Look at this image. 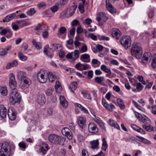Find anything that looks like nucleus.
<instances>
[{
	"instance_id": "obj_22",
	"label": "nucleus",
	"mask_w": 156,
	"mask_h": 156,
	"mask_svg": "<svg viewBox=\"0 0 156 156\" xmlns=\"http://www.w3.org/2000/svg\"><path fill=\"white\" fill-rule=\"evenodd\" d=\"M151 53L150 52H146L145 53L143 56L142 59V62L143 63H147V62L148 61L149 58L150 57Z\"/></svg>"
},
{
	"instance_id": "obj_13",
	"label": "nucleus",
	"mask_w": 156,
	"mask_h": 156,
	"mask_svg": "<svg viewBox=\"0 0 156 156\" xmlns=\"http://www.w3.org/2000/svg\"><path fill=\"white\" fill-rule=\"evenodd\" d=\"M60 105L65 108H66L68 106V102L64 96L60 95L59 96Z\"/></svg>"
},
{
	"instance_id": "obj_52",
	"label": "nucleus",
	"mask_w": 156,
	"mask_h": 156,
	"mask_svg": "<svg viewBox=\"0 0 156 156\" xmlns=\"http://www.w3.org/2000/svg\"><path fill=\"white\" fill-rule=\"evenodd\" d=\"M54 91V89L52 88H49L46 91V94L48 96H50L52 95V93Z\"/></svg>"
},
{
	"instance_id": "obj_25",
	"label": "nucleus",
	"mask_w": 156,
	"mask_h": 156,
	"mask_svg": "<svg viewBox=\"0 0 156 156\" xmlns=\"http://www.w3.org/2000/svg\"><path fill=\"white\" fill-rule=\"evenodd\" d=\"M77 7V5L74 4L70 7L69 9H68V11L69 12V16H67V17H71L72 16L73 14L74 13Z\"/></svg>"
},
{
	"instance_id": "obj_41",
	"label": "nucleus",
	"mask_w": 156,
	"mask_h": 156,
	"mask_svg": "<svg viewBox=\"0 0 156 156\" xmlns=\"http://www.w3.org/2000/svg\"><path fill=\"white\" fill-rule=\"evenodd\" d=\"M66 31V29L64 27H61L59 29L58 32L57 34V35L58 37L62 35V34H64Z\"/></svg>"
},
{
	"instance_id": "obj_60",
	"label": "nucleus",
	"mask_w": 156,
	"mask_h": 156,
	"mask_svg": "<svg viewBox=\"0 0 156 156\" xmlns=\"http://www.w3.org/2000/svg\"><path fill=\"white\" fill-rule=\"evenodd\" d=\"M98 52L101 51L103 49L104 47L101 45L97 44L96 46Z\"/></svg>"
},
{
	"instance_id": "obj_31",
	"label": "nucleus",
	"mask_w": 156,
	"mask_h": 156,
	"mask_svg": "<svg viewBox=\"0 0 156 156\" xmlns=\"http://www.w3.org/2000/svg\"><path fill=\"white\" fill-rule=\"evenodd\" d=\"M75 105L76 107H78L80 108V110L83 112L84 113H87L88 112V111L83 106L81 105L78 103H75Z\"/></svg>"
},
{
	"instance_id": "obj_7",
	"label": "nucleus",
	"mask_w": 156,
	"mask_h": 156,
	"mask_svg": "<svg viewBox=\"0 0 156 156\" xmlns=\"http://www.w3.org/2000/svg\"><path fill=\"white\" fill-rule=\"evenodd\" d=\"M118 0H106V5L107 10L111 13H115L116 10L114 8L113 6L111 4V2H114L115 1Z\"/></svg>"
},
{
	"instance_id": "obj_36",
	"label": "nucleus",
	"mask_w": 156,
	"mask_h": 156,
	"mask_svg": "<svg viewBox=\"0 0 156 156\" xmlns=\"http://www.w3.org/2000/svg\"><path fill=\"white\" fill-rule=\"evenodd\" d=\"M104 107L111 112H112L115 108V106L112 104L108 103Z\"/></svg>"
},
{
	"instance_id": "obj_21",
	"label": "nucleus",
	"mask_w": 156,
	"mask_h": 156,
	"mask_svg": "<svg viewBox=\"0 0 156 156\" xmlns=\"http://www.w3.org/2000/svg\"><path fill=\"white\" fill-rule=\"evenodd\" d=\"M108 122L110 126L114 127L117 129H120V128L119 125H118L116 122L113 120L112 119H109L108 120Z\"/></svg>"
},
{
	"instance_id": "obj_39",
	"label": "nucleus",
	"mask_w": 156,
	"mask_h": 156,
	"mask_svg": "<svg viewBox=\"0 0 156 156\" xmlns=\"http://www.w3.org/2000/svg\"><path fill=\"white\" fill-rule=\"evenodd\" d=\"M23 80V82L25 85V87H27L30 85L32 83L31 80L29 78L27 77L24 79V80Z\"/></svg>"
},
{
	"instance_id": "obj_3",
	"label": "nucleus",
	"mask_w": 156,
	"mask_h": 156,
	"mask_svg": "<svg viewBox=\"0 0 156 156\" xmlns=\"http://www.w3.org/2000/svg\"><path fill=\"white\" fill-rule=\"evenodd\" d=\"M11 151V146L8 143H0V156H9Z\"/></svg>"
},
{
	"instance_id": "obj_10",
	"label": "nucleus",
	"mask_w": 156,
	"mask_h": 156,
	"mask_svg": "<svg viewBox=\"0 0 156 156\" xmlns=\"http://www.w3.org/2000/svg\"><path fill=\"white\" fill-rule=\"evenodd\" d=\"M7 113L6 108L3 105H0V119H3L5 118Z\"/></svg>"
},
{
	"instance_id": "obj_62",
	"label": "nucleus",
	"mask_w": 156,
	"mask_h": 156,
	"mask_svg": "<svg viewBox=\"0 0 156 156\" xmlns=\"http://www.w3.org/2000/svg\"><path fill=\"white\" fill-rule=\"evenodd\" d=\"M78 9L80 12L81 13H83L84 12V7L83 5H80L78 6Z\"/></svg>"
},
{
	"instance_id": "obj_4",
	"label": "nucleus",
	"mask_w": 156,
	"mask_h": 156,
	"mask_svg": "<svg viewBox=\"0 0 156 156\" xmlns=\"http://www.w3.org/2000/svg\"><path fill=\"white\" fill-rule=\"evenodd\" d=\"M49 141L52 143L62 145L63 140L60 136L55 134L50 135L48 137Z\"/></svg>"
},
{
	"instance_id": "obj_49",
	"label": "nucleus",
	"mask_w": 156,
	"mask_h": 156,
	"mask_svg": "<svg viewBox=\"0 0 156 156\" xmlns=\"http://www.w3.org/2000/svg\"><path fill=\"white\" fill-rule=\"evenodd\" d=\"M85 36L87 37H90L92 40L94 41H96L97 40V36L93 34L89 33L87 35L86 34Z\"/></svg>"
},
{
	"instance_id": "obj_43",
	"label": "nucleus",
	"mask_w": 156,
	"mask_h": 156,
	"mask_svg": "<svg viewBox=\"0 0 156 156\" xmlns=\"http://www.w3.org/2000/svg\"><path fill=\"white\" fill-rule=\"evenodd\" d=\"M101 69L104 71L105 72L107 73H110L111 70L108 68H107L106 66L105 65H102L100 67Z\"/></svg>"
},
{
	"instance_id": "obj_50",
	"label": "nucleus",
	"mask_w": 156,
	"mask_h": 156,
	"mask_svg": "<svg viewBox=\"0 0 156 156\" xmlns=\"http://www.w3.org/2000/svg\"><path fill=\"white\" fill-rule=\"evenodd\" d=\"M67 9H65L60 14L59 18L61 19H63L66 16L67 14Z\"/></svg>"
},
{
	"instance_id": "obj_30",
	"label": "nucleus",
	"mask_w": 156,
	"mask_h": 156,
	"mask_svg": "<svg viewBox=\"0 0 156 156\" xmlns=\"http://www.w3.org/2000/svg\"><path fill=\"white\" fill-rule=\"evenodd\" d=\"M150 125L144 124L142 125V127L147 131H151L154 130V129L153 127Z\"/></svg>"
},
{
	"instance_id": "obj_9",
	"label": "nucleus",
	"mask_w": 156,
	"mask_h": 156,
	"mask_svg": "<svg viewBox=\"0 0 156 156\" xmlns=\"http://www.w3.org/2000/svg\"><path fill=\"white\" fill-rule=\"evenodd\" d=\"M11 77L9 78V84L10 88L13 89L16 88L17 83L15 80V76L13 73L10 74Z\"/></svg>"
},
{
	"instance_id": "obj_56",
	"label": "nucleus",
	"mask_w": 156,
	"mask_h": 156,
	"mask_svg": "<svg viewBox=\"0 0 156 156\" xmlns=\"http://www.w3.org/2000/svg\"><path fill=\"white\" fill-rule=\"evenodd\" d=\"M79 23V22L78 20H74L72 21L71 25L73 26H75L77 25Z\"/></svg>"
},
{
	"instance_id": "obj_45",
	"label": "nucleus",
	"mask_w": 156,
	"mask_h": 156,
	"mask_svg": "<svg viewBox=\"0 0 156 156\" xmlns=\"http://www.w3.org/2000/svg\"><path fill=\"white\" fill-rule=\"evenodd\" d=\"M51 46L52 47V49L54 50H58L59 48H60L62 45L59 44H52Z\"/></svg>"
},
{
	"instance_id": "obj_17",
	"label": "nucleus",
	"mask_w": 156,
	"mask_h": 156,
	"mask_svg": "<svg viewBox=\"0 0 156 156\" xmlns=\"http://www.w3.org/2000/svg\"><path fill=\"white\" fill-rule=\"evenodd\" d=\"M80 60L84 62H89L90 61V55L86 54L82 55L80 57Z\"/></svg>"
},
{
	"instance_id": "obj_35",
	"label": "nucleus",
	"mask_w": 156,
	"mask_h": 156,
	"mask_svg": "<svg viewBox=\"0 0 156 156\" xmlns=\"http://www.w3.org/2000/svg\"><path fill=\"white\" fill-rule=\"evenodd\" d=\"M18 56L19 58L21 60L25 61L27 60V57L22 52H19L18 53Z\"/></svg>"
},
{
	"instance_id": "obj_29",
	"label": "nucleus",
	"mask_w": 156,
	"mask_h": 156,
	"mask_svg": "<svg viewBox=\"0 0 156 156\" xmlns=\"http://www.w3.org/2000/svg\"><path fill=\"white\" fill-rule=\"evenodd\" d=\"M77 86V83L76 81H74L70 84L69 88L72 92H74L76 90Z\"/></svg>"
},
{
	"instance_id": "obj_8",
	"label": "nucleus",
	"mask_w": 156,
	"mask_h": 156,
	"mask_svg": "<svg viewBox=\"0 0 156 156\" xmlns=\"http://www.w3.org/2000/svg\"><path fill=\"white\" fill-rule=\"evenodd\" d=\"M49 149L50 147L48 144L45 142H43L42 143V146L40 147L39 152L42 153V155H44Z\"/></svg>"
},
{
	"instance_id": "obj_1",
	"label": "nucleus",
	"mask_w": 156,
	"mask_h": 156,
	"mask_svg": "<svg viewBox=\"0 0 156 156\" xmlns=\"http://www.w3.org/2000/svg\"><path fill=\"white\" fill-rule=\"evenodd\" d=\"M131 54L137 58H140L143 53L140 44L138 43L135 42L131 46Z\"/></svg>"
},
{
	"instance_id": "obj_32",
	"label": "nucleus",
	"mask_w": 156,
	"mask_h": 156,
	"mask_svg": "<svg viewBox=\"0 0 156 156\" xmlns=\"http://www.w3.org/2000/svg\"><path fill=\"white\" fill-rule=\"evenodd\" d=\"M0 92L3 96H6L8 94V91L5 87H0Z\"/></svg>"
},
{
	"instance_id": "obj_34",
	"label": "nucleus",
	"mask_w": 156,
	"mask_h": 156,
	"mask_svg": "<svg viewBox=\"0 0 156 156\" xmlns=\"http://www.w3.org/2000/svg\"><path fill=\"white\" fill-rule=\"evenodd\" d=\"M117 102L119 107L121 109H123L125 108V106L124 105L123 101L122 99L119 98H118L117 99Z\"/></svg>"
},
{
	"instance_id": "obj_24",
	"label": "nucleus",
	"mask_w": 156,
	"mask_h": 156,
	"mask_svg": "<svg viewBox=\"0 0 156 156\" xmlns=\"http://www.w3.org/2000/svg\"><path fill=\"white\" fill-rule=\"evenodd\" d=\"M18 65V63L16 60H13L12 62L8 63L6 66V68L7 69H9L11 68L16 66Z\"/></svg>"
},
{
	"instance_id": "obj_16",
	"label": "nucleus",
	"mask_w": 156,
	"mask_h": 156,
	"mask_svg": "<svg viewBox=\"0 0 156 156\" xmlns=\"http://www.w3.org/2000/svg\"><path fill=\"white\" fill-rule=\"evenodd\" d=\"M139 120L143 122L144 124L149 125L151 124L150 119L147 116L143 114Z\"/></svg>"
},
{
	"instance_id": "obj_5",
	"label": "nucleus",
	"mask_w": 156,
	"mask_h": 156,
	"mask_svg": "<svg viewBox=\"0 0 156 156\" xmlns=\"http://www.w3.org/2000/svg\"><path fill=\"white\" fill-rule=\"evenodd\" d=\"M48 72L44 69H41L37 74V79L41 83H44L47 81Z\"/></svg>"
},
{
	"instance_id": "obj_14",
	"label": "nucleus",
	"mask_w": 156,
	"mask_h": 156,
	"mask_svg": "<svg viewBox=\"0 0 156 156\" xmlns=\"http://www.w3.org/2000/svg\"><path fill=\"white\" fill-rule=\"evenodd\" d=\"M88 66V65H85L79 62L75 65V67L78 70L82 71L87 69Z\"/></svg>"
},
{
	"instance_id": "obj_54",
	"label": "nucleus",
	"mask_w": 156,
	"mask_h": 156,
	"mask_svg": "<svg viewBox=\"0 0 156 156\" xmlns=\"http://www.w3.org/2000/svg\"><path fill=\"white\" fill-rule=\"evenodd\" d=\"M7 53V51L4 48L0 49V55H5Z\"/></svg>"
},
{
	"instance_id": "obj_47",
	"label": "nucleus",
	"mask_w": 156,
	"mask_h": 156,
	"mask_svg": "<svg viewBox=\"0 0 156 156\" xmlns=\"http://www.w3.org/2000/svg\"><path fill=\"white\" fill-rule=\"evenodd\" d=\"M98 37L99 40L100 41L103 40L108 41H109L110 39V38L109 37L104 36H100L98 35Z\"/></svg>"
},
{
	"instance_id": "obj_28",
	"label": "nucleus",
	"mask_w": 156,
	"mask_h": 156,
	"mask_svg": "<svg viewBox=\"0 0 156 156\" xmlns=\"http://www.w3.org/2000/svg\"><path fill=\"white\" fill-rule=\"evenodd\" d=\"M44 52L45 54L50 58H52L53 56V51L50 49L48 50L47 48H44Z\"/></svg>"
},
{
	"instance_id": "obj_44",
	"label": "nucleus",
	"mask_w": 156,
	"mask_h": 156,
	"mask_svg": "<svg viewBox=\"0 0 156 156\" xmlns=\"http://www.w3.org/2000/svg\"><path fill=\"white\" fill-rule=\"evenodd\" d=\"M49 82H52L55 80V78L53 74L50 73H48V76Z\"/></svg>"
},
{
	"instance_id": "obj_57",
	"label": "nucleus",
	"mask_w": 156,
	"mask_h": 156,
	"mask_svg": "<svg viewBox=\"0 0 156 156\" xmlns=\"http://www.w3.org/2000/svg\"><path fill=\"white\" fill-rule=\"evenodd\" d=\"M66 136L68 139L69 140H71L73 138V134L72 132H70L69 133H68L67 134L63 135Z\"/></svg>"
},
{
	"instance_id": "obj_55",
	"label": "nucleus",
	"mask_w": 156,
	"mask_h": 156,
	"mask_svg": "<svg viewBox=\"0 0 156 156\" xmlns=\"http://www.w3.org/2000/svg\"><path fill=\"white\" fill-rule=\"evenodd\" d=\"M151 65L153 68H155L156 67V57L153 59L151 63Z\"/></svg>"
},
{
	"instance_id": "obj_6",
	"label": "nucleus",
	"mask_w": 156,
	"mask_h": 156,
	"mask_svg": "<svg viewBox=\"0 0 156 156\" xmlns=\"http://www.w3.org/2000/svg\"><path fill=\"white\" fill-rule=\"evenodd\" d=\"M120 42L125 49H127L130 47L131 41L129 36H124L122 38Z\"/></svg>"
},
{
	"instance_id": "obj_18",
	"label": "nucleus",
	"mask_w": 156,
	"mask_h": 156,
	"mask_svg": "<svg viewBox=\"0 0 156 156\" xmlns=\"http://www.w3.org/2000/svg\"><path fill=\"white\" fill-rule=\"evenodd\" d=\"M112 35L115 38L118 39L119 38L120 36V32L119 30L117 29L113 28Z\"/></svg>"
},
{
	"instance_id": "obj_64",
	"label": "nucleus",
	"mask_w": 156,
	"mask_h": 156,
	"mask_svg": "<svg viewBox=\"0 0 156 156\" xmlns=\"http://www.w3.org/2000/svg\"><path fill=\"white\" fill-rule=\"evenodd\" d=\"M82 156H89L87 151L84 149L82 150Z\"/></svg>"
},
{
	"instance_id": "obj_53",
	"label": "nucleus",
	"mask_w": 156,
	"mask_h": 156,
	"mask_svg": "<svg viewBox=\"0 0 156 156\" xmlns=\"http://www.w3.org/2000/svg\"><path fill=\"white\" fill-rule=\"evenodd\" d=\"M35 12V10L34 8H31L30 10L27 12V14L29 16H31L34 15Z\"/></svg>"
},
{
	"instance_id": "obj_58",
	"label": "nucleus",
	"mask_w": 156,
	"mask_h": 156,
	"mask_svg": "<svg viewBox=\"0 0 156 156\" xmlns=\"http://www.w3.org/2000/svg\"><path fill=\"white\" fill-rule=\"evenodd\" d=\"M73 52L69 53L66 55V57L68 59H71L73 60Z\"/></svg>"
},
{
	"instance_id": "obj_59",
	"label": "nucleus",
	"mask_w": 156,
	"mask_h": 156,
	"mask_svg": "<svg viewBox=\"0 0 156 156\" xmlns=\"http://www.w3.org/2000/svg\"><path fill=\"white\" fill-rule=\"evenodd\" d=\"M133 103L134 104V105H135V106L139 110H141V107L138 105L137 103L135 101H133Z\"/></svg>"
},
{
	"instance_id": "obj_40",
	"label": "nucleus",
	"mask_w": 156,
	"mask_h": 156,
	"mask_svg": "<svg viewBox=\"0 0 156 156\" xmlns=\"http://www.w3.org/2000/svg\"><path fill=\"white\" fill-rule=\"evenodd\" d=\"M32 42L35 48L37 49H40L41 48L42 46L41 44L39 42H36L35 40H33Z\"/></svg>"
},
{
	"instance_id": "obj_46",
	"label": "nucleus",
	"mask_w": 156,
	"mask_h": 156,
	"mask_svg": "<svg viewBox=\"0 0 156 156\" xmlns=\"http://www.w3.org/2000/svg\"><path fill=\"white\" fill-rule=\"evenodd\" d=\"M136 88L137 91L140 92L141 91L143 88V86H142V84L140 83H138L136 84Z\"/></svg>"
},
{
	"instance_id": "obj_33",
	"label": "nucleus",
	"mask_w": 156,
	"mask_h": 156,
	"mask_svg": "<svg viewBox=\"0 0 156 156\" xmlns=\"http://www.w3.org/2000/svg\"><path fill=\"white\" fill-rule=\"evenodd\" d=\"M73 52V61H75L79 58L80 52L78 50H75L74 51V52Z\"/></svg>"
},
{
	"instance_id": "obj_27",
	"label": "nucleus",
	"mask_w": 156,
	"mask_h": 156,
	"mask_svg": "<svg viewBox=\"0 0 156 156\" xmlns=\"http://www.w3.org/2000/svg\"><path fill=\"white\" fill-rule=\"evenodd\" d=\"M105 15V14L103 12H100L98 14V16L97 17V20L98 22V24L100 26L102 25L103 24V23L101 21V19Z\"/></svg>"
},
{
	"instance_id": "obj_48",
	"label": "nucleus",
	"mask_w": 156,
	"mask_h": 156,
	"mask_svg": "<svg viewBox=\"0 0 156 156\" xmlns=\"http://www.w3.org/2000/svg\"><path fill=\"white\" fill-rule=\"evenodd\" d=\"M71 132V130L67 127L63 128L62 130V132L63 135L67 134L68 133Z\"/></svg>"
},
{
	"instance_id": "obj_51",
	"label": "nucleus",
	"mask_w": 156,
	"mask_h": 156,
	"mask_svg": "<svg viewBox=\"0 0 156 156\" xmlns=\"http://www.w3.org/2000/svg\"><path fill=\"white\" fill-rule=\"evenodd\" d=\"M9 30L10 29L8 28L2 29L1 31L0 32V35H4L6 34Z\"/></svg>"
},
{
	"instance_id": "obj_61",
	"label": "nucleus",
	"mask_w": 156,
	"mask_h": 156,
	"mask_svg": "<svg viewBox=\"0 0 156 156\" xmlns=\"http://www.w3.org/2000/svg\"><path fill=\"white\" fill-rule=\"evenodd\" d=\"M19 146L20 148L25 149L26 148L25 144L23 142H21L19 143Z\"/></svg>"
},
{
	"instance_id": "obj_63",
	"label": "nucleus",
	"mask_w": 156,
	"mask_h": 156,
	"mask_svg": "<svg viewBox=\"0 0 156 156\" xmlns=\"http://www.w3.org/2000/svg\"><path fill=\"white\" fill-rule=\"evenodd\" d=\"M49 33L47 31H45L42 33V36L44 38H47L48 36Z\"/></svg>"
},
{
	"instance_id": "obj_38",
	"label": "nucleus",
	"mask_w": 156,
	"mask_h": 156,
	"mask_svg": "<svg viewBox=\"0 0 156 156\" xmlns=\"http://www.w3.org/2000/svg\"><path fill=\"white\" fill-rule=\"evenodd\" d=\"M102 141V148L104 151H106L108 147V144L105 138H103Z\"/></svg>"
},
{
	"instance_id": "obj_20",
	"label": "nucleus",
	"mask_w": 156,
	"mask_h": 156,
	"mask_svg": "<svg viewBox=\"0 0 156 156\" xmlns=\"http://www.w3.org/2000/svg\"><path fill=\"white\" fill-rule=\"evenodd\" d=\"M45 101V96L44 94H41L38 95L37 101L40 105H43Z\"/></svg>"
},
{
	"instance_id": "obj_42",
	"label": "nucleus",
	"mask_w": 156,
	"mask_h": 156,
	"mask_svg": "<svg viewBox=\"0 0 156 156\" xmlns=\"http://www.w3.org/2000/svg\"><path fill=\"white\" fill-rule=\"evenodd\" d=\"M104 79L103 77H96L94 79L95 82L97 83L104 85V84H102L101 82Z\"/></svg>"
},
{
	"instance_id": "obj_26",
	"label": "nucleus",
	"mask_w": 156,
	"mask_h": 156,
	"mask_svg": "<svg viewBox=\"0 0 156 156\" xmlns=\"http://www.w3.org/2000/svg\"><path fill=\"white\" fill-rule=\"evenodd\" d=\"M16 16V13H15L9 14L5 17V20L3 21L6 22H9L13 19Z\"/></svg>"
},
{
	"instance_id": "obj_37",
	"label": "nucleus",
	"mask_w": 156,
	"mask_h": 156,
	"mask_svg": "<svg viewBox=\"0 0 156 156\" xmlns=\"http://www.w3.org/2000/svg\"><path fill=\"white\" fill-rule=\"evenodd\" d=\"M61 85L58 81H56V82L55 88L57 92L59 93L61 90Z\"/></svg>"
},
{
	"instance_id": "obj_11",
	"label": "nucleus",
	"mask_w": 156,
	"mask_h": 156,
	"mask_svg": "<svg viewBox=\"0 0 156 156\" xmlns=\"http://www.w3.org/2000/svg\"><path fill=\"white\" fill-rule=\"evenodd\" d=\"M88 129L90 133H96L98 131V129L96 125L93 122H90L88 124Z\"/></svg>"
},
{
	"instance_id": "obj_12",
	"label": "nucleus",
	"mask_w": 156,
	"mask_h": 156,
	"mask_svg": "<svg viewBox=\"0 0 156 156\" xmlns=\"http://www.w3.org/2000/svg\"><path fill=\"white\" fill-rule=\"evenodd\" d=\"M86 122V119L82 116H80L79 117L78 120V124L80 127L82 128H83L85 125Z\"/></svg>"
},
{
	"instance_id": "obj_23",
	"label": "nucleus",
	"mask_w": 156,
	"mask_h": 156,
	"mask_svg": "<svg viewBox=\"0 0 156 156\" xmlns=\"http://www.w3.org/2000/svg\"><path fill=\"white\" fill-rule=\"evenodd\" d=\"M90 144L91 146L90 147L92 149H95L98 148V146L99 143L98 140H94L90 142Z\"/></svg>"
},
{
	"instance_id": "obj_19",
	"label": "nucleus",
	"mask_w": 156,
	"mask_h": 156,
	"mask_svg": "<svg viewBox=\"0 0 156 156\" xmlns=\"http://www.w3.org/2000/svg\"><path fill=\"white\" fill-rule=\"evenodd\" d=\"M26 74L25 72L23 71H19L17 74V76L18 79L20 80H23L26 77Z\"/></svg>"
},
{
	"instance_id": "obj_15",
	"label": "nucleus",
	"mask_w": 156,
	"mask_h": 156,
	"mask_svg": "<svg viewBox=\"0 0 156 156\" xmlns=\"http://www.w3.org/2000/svg\"><path fill=\"white\" fill-rule=\"evenodd\" d=\"M8 115L9 119L11 120H14L16 117V113L14 112L11 108L8 109Z\"/></svg>"
},
{
	"instance_id": "obj_2",
	"label": "nucleus",
	"mask_w": 156,
	"mask_h": 156,
	"mask_svg": "<svg viewBox=\"0 0 156 156\" xmlns=\"http://www.w3.org/2000/svg\"><path fill=\"white\" fill-rule=\"evenodd\" d=\"M11 90V93L9 97L10 103L12 105H15L17 103H20L21 96L18 93L17 89Z\"/></svg>"
}]
</instances>
